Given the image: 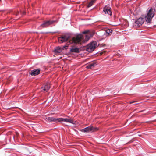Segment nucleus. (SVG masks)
<instances>
[{"mask_svg":"<svg viewBox=\"0 0 156 156\" xmlns=\"http://www.w3.org/2000/svg\"><path fill=\"white\" fill-rule=\"evenodd\" d=\"M99 130V128L96 127L90 126L82 129L81 131L84 133H90L97 131Z\"/></svg>","mask_w":156,"mask_h":156,"instance_id":"3","label":"nucleus"},{"mask_svg":"<svg viewBox=\"0 0 156 156\" xmlns=\"http://www.w3.org/2000/svg\"><path fill=\"white\" fill-rule=\"evenodd\" d=\"M23 136H24V135H23V134H22V137H23Z\"/></svg>","mask_w":156,"mask_h":156,"instance_id":"22","label":"nucleus"},{"mask_svg":"<svg viewBox=\"0 0 156 156\" xmlns=\"http://www.w3.org/2000/svg\"><path fill=\"white\" fill-rule=\"evenodd\" d=\"M16 134L17 135H18L19 134V133H16Z\"/></svg>","mask_w":156,"mask_h":156,"instance_id":"21","label":"nucleus"},{"mask_svg":"<svg viewBox=\"0 0 156 156\" xmlns=\"http://www.w3.org/2000/svg\"><path fill=\"white\" fill-rule=\"evenodd\" d=\"M50 88V84L49 83H47L45 85L44 87H43L41 88V91H42L43 90L47 92Z\"/></svg>","mask_w":156,"mask_h":156,"instance_id":"12","label":"nucleus"},{"mask_svg":"<svg viewBox=\"0 0 156 156\" xmlns=\"http://www.w3.org/2000/svg\"><path fill=\"white\" fill-rule=\"evenodd\" d=\"M135 102V101H133V102H130V104H132V103H133L134 102Z\"/></svg>","mask_w":156,"mask_h":156,"instance_id":"20","label":"nucleus"},{"mask_svg":"<svg viewBox=\"0 0 156 156\" xmlns=\"http://www.w3.org/2000/svg\"><path fill=\"white\" fill-rule=\"evenodd\" d=\"M96 0H91L88 3L87 5V7L89 8L95 2Z\"/></svg>","mask_w":156,"mask_h":156,"instance_id":"18","label":"nucleus"},{"mask_svg":"<svg viewBox=\"0 0 156 156\" xmlns=\"http://www.w3.org/2000/svg\"><path fill=\"white\" fill-rule=\"evenodd\" d=\"M45 119L46 120L48 121L49 122H55L57 121H58V118L52 117H46Z\"/></svg>","mask_w":156,"mask_h":156,"instance_id":"10","label":"nucleus"},{"mask_svg":"<svg viewBox=\"0 0 156 156\" xmlns=\"http://www.w3.org/2000/svg\"><path fill=\"white\" fill-rule=\"evenodd\" d=\"M142 111H140V112H142Z\"/></svg>","mask_w":156,"mask_h":156,"instance_id":"23","label":"nucleus"},{"mask_svg":"<svg viewBox=\"0 0 156 156\" xmlns=\"http://www.w3.org/2000/svg\"><path fill=\"white\" fill-rule=\"evenodd\" d=\"M96 65V64L94 62L91 63L88 65L87 66L86 68L88 69H91L94 68V66Z\"/></svg>","mask_w":156,"mask_h":156,"instance_id":"15","label":"nucleus"},{"mask_svg":"<svg viewBox=\"0 0 156 156\" xmlns=\"http://www.w3.org/2000/svg\"><path fill=\"white\" fill-rule=\"evenodd\" d=\"M155 10L152 8H151L147 11V15L145 17V18L147 23H150L152 18L154 15Z\"/></svg>","mask_w":156,"mask_h":156,"instance_id":"2","label":"nucleus"},{"mask_svg":"<svg viewBox=\"0 0 156 156\" xmlns=\"http://www.w3.org/2000/svg\"><path fill=\"white\" fill-rule=\"evenodd\" d=\"M97 45V43L95 41L90 43L87 46L86 51L89 52H91L94 50Z\"/></svg>","mask_w":156,"mask_h":156,"instance_id":"4","label":"nucleus"},{"mask_svg":"<svg viewBox=\"0 0 156 156\" xmlns=\"http://www.w3.org/2000/svg\"><path fill=\"white\" fill-rule=\"evenodd\" d=\"M68 45H65L63 46V48H64L65 49H66L68 48Z\"/></svg>","mask_w":156,"mask_h":156,"instance_id":"19","label":"nucleus"},{"mask_svg":"<svg viewBox=\"0 0 156 156\" xmlns=\"http://www.w3.org/2000/svg\"><path fill=\"white\" fill-rule=\"evenodd\" d=\"M61 51V49L59 47H57L54 50V52L56 53L57 54L58 53H60Z\"/></svg>","mask_w":156,"mask_h":156,"instance_id":"17","label":"nucleus"},{"mask_svg":"<svg viewBox=\"0 0 156 156\" xmlns=\"http://www.w3.org/2000/svg\"><path fill=\"white\" fill-rule=\"evenodd\" d=\"M70 51L72 52H79V48L74 47H72L70 49Z\"/></svg>","mask_w":156,"mask_h":156,"instance_id":"14","label":"nucleus"},{"mask_svg":"<svg viewBox=\"0 0 156 156\" xmlns=\"http://www.w3.org/2000/svg\"><path fill=\"white\" fill-rule=\"evenodd\" d=\"M55 22H56V20H48L45 21H44V23L41 24L40 26L43 28H46L53 24Z\"/></svg>","mask_w":156,"mask_h":156,"instance_id":"6","label":"nucleus"},{"mask_svg":"<svg viewBox=\"0 0 156 156\" xmlns=\"http://www.w3.org/2000/svg\"><path fill=\"white\" fill-rule=\"evenodd\" d=\"M94 31L93 30H86L73 38V40L75 43L80 44L87 42L94 35Z\"/></svg>","mask_w":156,"mask_h":156,"instance_id":"1","label":"nucleus"},{"mask_svg":"<svg viewBox=\"0 0 156 156\" xmlns=\"http://www.w3.org/2000/svg\"><path fill=\"white\" fill-rule=\"evenodd\" d=\"M21 148L22 151L26 154H27L30 153L28 149L26 147H24L22 146L21 147Z\"/></svg>","mask_w":156,"mask_h":156,"instance_id":"13","label":"nucleus"},{"mask_svg":"<svg viewBox=\"0 0 156 156\" xmlns=\"http://www.w3.org/2000/svg\"><path fill=\"white\" fill-rule=\"evenodd\" d=\"M40 70L39 69H34L31 70L30 73L32 76H34L40 73Z\"/></svg>","mask_w":156,"mask_h":156,"instance_id":"9","label":"nucleus"},{"mask_svg":"<svg viewBox=\"0 0 156 156\" xmlns=\"http://www.w3.org/2000/svg\"><path fill=\"white\" fill-rule=\"evenodd\" d=\"M103 11L105 14H107L108 15L111 16L112 15V12L111 11V8L107 6H106L104 7Z\"/></svg>","mask_w":156,"mask_h":156,"instance_id":"7","label":"nucleus"},{"mask_svg":"<svg viewBox=\"0 0 156 156\" xmlns=\"http://www.w3.org/2000/svg\"><path fill=\"white\" fill-rule=\"evenodd\" d=\"M69 37L70 36L68 35H62L58 38V41L59 43H62L68 41Z\"/></svg>","mask_w":156,"mask_h":156,"instance_id":"5","label":"nucleus"},{"mask_svg":"<svg viewBox=\"0 0 156 156\" xmlns=\"http://www.w3.org/2000/svg\"><path fill=\"white\" fill-rule=\"evenodd\" d=\"M112 30L111 29H106L105 30L104 34H107V36L111 34H110L112 33Z\"/></svg>","mask_w":156,"mask_h":156,"instance_id":"16","label":"nucleus"},{"mask_svg":"<svg viewBox=\"0 0 156 156\" xmlns=\"http://www.w3.org/2000/svg\"><path fill=\"white\" fill-rule=\"evenodd\" d=\"M144 21L145 20L144 18L140 17L135 21V25L136 26L137 25L138 26H140L144 23Z\"/></svg>","mask_w":156,"mask_h":156,"instance_id":"8","label":"nucleus"},{"mask_svg":"<svg viewBox=\"0 0 156 156\" xmlns=\"http://www.w3.org/2000/svg\"><path fill=\"white\" fill-rule=\"evenodd\" d=\"M58 121L61 122V121H64L66 122H69L72 123L73 124V120L71 119H67V118H60L58 119Z\"/></svg>","mask_w":156,"mask_h":156,"instance_id":"11","label":"nucleus"}]
</instances>
